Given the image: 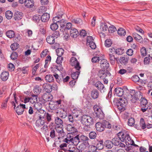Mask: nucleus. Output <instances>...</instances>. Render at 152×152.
Wrapping results in <instances>:
<instances>
[{
  "label": "nucleus",
  "instance_id": "obj_30",
  "mask_svg": "<svg viewBox=\"0 0 152 152\" xmlns=\"http://www.w3.org/2000/svg\"><path fill=\"white\" fill-rule=\"evenodd\" d=\"M32 97L30 98V102L32 104L37 102L38 101V96L37 95H35L33 94L31 95Z\"/></svg>",
  "mask_w": 152,
  "mask_h": 152
},
{
  "label": "nucleus",
  "instance_id": "obj_2",
  "mask_svg": "<svg viewBox=\"0 0 152 152\" xmlns=\"http://www.w3.org/2000/svg\"><path fill=\"white\" fill-rule=\"evenodd\" d=\"M118 137L122 142L125 141L127 145H129L132 144V140L129 134L123 132H119L118 134Z\"/></svg>",
  "mask_w": 152,
  "mask_h": 152
},
{
  "label": "nucleus",
  "instance_id": "obj_51",
  "mask_svg": "<svg viewBox=\"0 0 152 152\" xmlns=\"http://www.w3.org/2000/svg\"><path fill=\"white\" fill-rule=\"evenodd\" d=\"M135 123V120L134 118H129L128 121V125L130 126H132Z\"/></svg>",
  "mask_w": 152,
  "mask_h": 152
},
{
  "label": "nucleus",
  "instance_id": "obj_55",
  "mask_svg": "<svg viewBox=\"0 0 152 152\" xmlns=\"http://www.w3.org/2000/svg\"><path fill=\"white\" fill-rule=\"evenodd\" d=\"M124 49L121 48H118L115 50V53L116 54L118 55H121L123 54Z\"/></svg>",
  "mask_w": 152,
  "mask_h": 152
},
{
  "label": "nucleus",
  "instance_id": "obj_33",
  "mask_svg": "<svg viewBox=\"0 0 152 152\" xmlns=\"http://www.w3.org/2000/svg\"><path fill=\"white\" fill-rule=\"evenodd\" d=\"M45 80L47 82L50 83L53 82L54 80L53 76L52 75H48L45 77Z\"/></svg>",
  "mask_w": 152,
  "mask_h": 152
},
{
  "label": "nucleus",
  "instance_id": "obj_29",
  "mask_svg": "<svg viewBox=\"0 0 152 152\" xmlns=\"http://www.w3.org/2000/svg\"><path fill=\"white\" fill-rule=\"evenodd\" d=\"M133 36L134 39L137 42L140 43H142L143 42V39L142 37L137 34H133Z\"/></svg>",
  "mask_w": 152,
  "mask_h": 152
},
{
  "label": "nucleus",
  "instance_id": "obj_1",
  "mask_svg": "<svg viewBox=\"0 0 152 152\" xmlns=\"http://www.w3.org/2000/svg\"><path fill=\"white\" fill-rule=\"evenodd\" d=\"M126 98L127 99L125 98L120 99L117 103V108L121 111L124 110L128 100H130L131 102L134 103L138 99V98L136 96L135 94L132 95L129 94L127 95Z\"/></svg>",
  "mask_w": 152,
  "mask_h": 152
},
{
  "label": "nucleus",
  "instance_id": "obj_47",
  "mask_svg": "<svg viewBox=\"0 0 152 152\" xmlns=\"http://www.w3.org/2000/svg\"><path fill=\"white\" fill-rule=\"evenodd\" d=\"M47 8L44 6H42L40 7L38 10V12L40 14H42L43 12H45Z\"/></svg>",
  "mask_w": 152,
  "mask_h": 152
},
{
  "label": "nucleus",
  "instance_id": "obj_22",
  "mask_svg": "<svg viewBox=\"0 0 152 152\" xmlns=\"http://www.w3.org/2000/svg\"><path fill=\"white\" fill-rule=\"evenodd\" d=\"M23 13L21 12L17 11L14 15V18L15 20H19L21 19L23 17Z\"/></svg>",
  "mask_w": 152,
  "mask_h": 152
},
{
  "label": "nucleus",
  "instance_id": "obj_53",
  "mask_svg": "<svg viewBox=\"0 0 152 152\" xmlns=\"http://www.w3.org/2000/svg\"><path fill=\"white\" fill-rule=\"evenodd\" d=\"M18 56V55L17 53L15 52H14L11 54L10 57L12 60H14L17 59Z\"/></svg>",
  "mask_w": 152,
  "mask_h": 152
},
{
  "label": "nucleus",
  "instance_id": "obj_16",
  "mask_svg": "<svg viewBox=\"0 0 152 152\" xmlns=\"http://www.w3.org/2000/svg\"><path fill=\"white\" fill-rule=\"evenodd\" d=\"M110 74L108 71L105 72L103 70H100L98 74L99 76L102 79L105 77L107 76H110Z\"/></svg>",
  "mask_w": 152,
  "mask_h": 152
},
{
  "label": "nucleus",
  "instance_id": "obj_14",
  "mask_svg": "<svg viewBox=\"0 0 152 152\" xmlns=\"http://www.w3.org/2000/svg\"><path fill=\"white\" fill-rule=\"evenodd\" d=\"M56 113H59V116L63 118H65L67 115L66 112L63 108H61L58 110Z\"/></svg>",
  "mask_w": 152,
  "mask_h": 152
},
{
  "label": "nucleus",
  "instance_id": "obj_49",
  "mask_svg": "<svg viewBox=\"0 0 152 152\" xmlns=\"http://www.w3.org/2000/svg\"><path fill=\"white\" fill-rule=\"evenodd\" d=\"M97 136L96 133L94 131L91 132L89 134V137L91 139H94Z\"/></svg>",
  "mask_w": 152,
  "mask_h": 152
},
{
  "label": "nucleus",
  "instance_id": "obj_7",
  "mask_svg": "<svg viewBox=\"0 0 152 152\" xmlns=\"http://www.w3.org/2000/svg\"><path fill=\"white\" fill-rule=\"evenodd\" d=\"M85 147L84 144H81L76 148H74L72 150H69L68 152H84Z\"/></svg>",
  "mask_w": 152,
  "mask_h": 152
},
{
  "label": "nucleus",
  "instance_id": "obj_31",
  "mask_svg": "<svg viewBox=\"0 0 152 152\" xmlns=\"http://www.w3.org/2000/svg\"><path fill=\"white\" fill-rule=\"evenodd\" d=\"M41 91V89L38 86H36L34 87L33 89V92L35 95H37L40 93Z\"/></svg>",
  "mask_w": 152,
  "mask_h": 152
},
{
  "label": "nucleus",
  "instance_id": "obj_27",
  "mask_svg": "<svg viewBox=\"0 0 152 152\" xmlns=\"http://www.w3.org/2000/svg\"><path fill=\"white\" fill-rule=\"evenodd\" d=\"M67 129L68 131L71 132L73 134L77 131V129L75 128L72 124H69L67 125Z\"/></svg>",
  "mask_w": 152,
  "mask_h": 152
},
{
  "label": "nucleus",
  "instance_id": "obj_44",
  "mask_svg": "<svg viewBox=\"0 0 152 152\" xmlns=\"http://www.w3.org/2000/svg\"><path fill=\"white\" fill-rule=\"evenodd\" d=\"M113 54V53H109V58L110 61V63L113 64L115 63V61L116 58Z\"/></svg>",
  "mask_w": 152,
  "mask_h": 152
},
{
  "label": "nucleus",
  "instance_id": "obj_50",
  "mask_svg": "<svg viewBox=\"0 0 152 152\" xmlns=\"http://www.w3.org/2000/svg\"><path fill=\"white\" fill-rule=\"evenodd\" d=\"M112 44L111 40L110 39H107L105 42L104 45L106 47H110Z\"/></svg>",
  "mask_w": 152,
  "mask_h": 152
},
{
  "label": "nucleus",
  "instance_id": "obj_26",
  "mask_svg": "<svg viewBox=\"0 0 152 152\" xmlns=\"http://www.w3.org/2000/svg\"><path fill=\"white\" fill-rule=\"evenodd\" d=\"M41 19L42 21L45 22L48 21L50 18L49 14L47 13H45L42 15L41 17Z\"/></svg>",
  "mask_w": 152,
  "mask_h": 152
},
{
  "label": "nucleus",
  "instance_id": "obj_41",
  "mask_svg": "<svg viewBox=\"0 0 152 152\" xmlns=\"http://www.w3.org/2000/svg\"><path fill=\"white\" fill-rule=\"evenodd\" d=\"M119 140H120L118 137L113 138L112 140L113 144L115 146H119L120 142Z\"/></svg>",
  "mask_w": 152,
  "mask_h": 152
},
{
  "label": "nucleus",
  "instance_id": "obj_52",
  "mask_svg": "<svg viewBox=\"0 0 152 152\" xmlns=\"http://www.w3.org/2000/svg\"><path fill=\"white\" fill-rule=\"evenodd\" d=\"M128 59L124 57H121L120 59V61L122 64H125L127 63Z\"/></svg>",
  "mask_w": 152,
  "mask_h": 152
},
{
  "label": "nucleus",
  "instance_id": "obj_40",
  "mask_svg": "<svg viewBox=\"0 0 152 152\" xmlns=\"http://www.w3.org/2000/svg\"><path fill=\"white\" fill-rule=\"evenodd\" d=\"M50 136L52 138L56 137L55 129L54 127L51 128L50 130Z\"/></svg>",
  "mask_w": 152,
  "mask_h": 152
},
{
  "label": "nucleus",
  "instance_id": "obj_24",
  "mask_svg": "<svg viewBox=\"0 0 152 152\" xmlns=\"http://www.w3.org/2000/svg\"><path fill=\"white\" fill-rule=\"evenodd\" d=\"M9 75V74L8 72H4L1 73L0 75V77L3 81H5L8 79Z\"/></svg>",
  "mask_w": 152,
  "mask_h": 152
},
{
  "label": "nucleus",
  "instance_id": "obj_8",
  "mask_svg": "<svg viewBox=\"0 0 152 152\" xmlns=\"http://www.w3.org/2000/svg\"><path fill=\"white\" fill-rule=\"evenodd\" d=\"M54 128L58 133L60 138H63L65 134L64 132L62 126H56Z\"/></svg>",
  "mask_w": 152,
  "mask_h": 152
},
{
  "label": "nucleus",
  "instance_id": "obj_43",
  "mask_svg": "<svg viewBox=\"0 0 152 152\" xmlns=\"http://www.w3.org/2000/svg\"><path fill=\"white\" fill-rule=\"evenodd\" d=\"M53 102H51L49 104V107L52 110H55L56 109L58 110L59 109L58 108V106L57 104H56L55 103L53 104Z\"/></svg>",
  "mask_w": 152,
  "mask_h": 152
},
{
  "label": "nucleus",
  "instance_id": "obj_54",
  "mask_svg": "<svg viewBox=\"0 0 152 152\" xmlns=\"http://www.w3.org/2000/svg\"><path fill=\"white\" fill-rule=\"evenodd\" d=\"M18 45L17 43H14L11 45L10 48L12 50H15L18 48Z\"/></svg>",
  "mask_w": 152,
  "mask_h": 152
},
{
  "label": "nucleus",
  "instance_id": "obj_21",
  "mask_svg": "<svg viewBox=\"0 0 152 152\" xmlns=\"http://www.w3.org/2000/svg\"><path fill=\"white\" fill-rule=\"evenodd\" d=\"M91 97L94 99H97L99 96V93L98 91L95 89H93L91 93Z\"/></svg>",
  "mask_w": 152,
  "mask_h": 152
},
{
  "label": "nucleus",
  "instance_id": "obj_10",
  "mask_svg": "<svg viewBox=\"0 0 152 152\" xmlns=\"http://www.w3.org/2000/svg\"><path fill=\"white\" fill-rule=\"evenodd\" d=\"M42 98L45 102L50 101L53 99V96L47 92L43 94Z\"/></svg>",
  "mask_w": 152,
  "mask_h": 152
},
{
  "label": "nucleus",
  "instance_id": "obj_6",
  "mask_svg": "<svg viewBox=\"0 0 152 152\" xmlns=\"http://www.w3.org/2000/svg\"><path fill=\"white\" fill-rule=\"evenodd\" d=\"M70 64L72 66H75V68L76 70H79L81 69L79 63L77 59L74 57H72L70 60Z\"/></svg>",
  "mask_w": 152,
  "mask_h": 152
},
{
  "label": "nucleus",
  "instance_id": "obj_37",
  "mask_svg": "<svg viewBox=\"0 0 152 152\" xmlns=\"http://www.w3.org/2000/svg\"><path fill=\"white\" fill-rule=\"evenodd\" d=\"M80 73V69H79V70H77V71L76 72H73L72 74L71 75V77H72V78L74 80L77 79Z\"/></svg>",
  "mask_w": 152,
  "mask_h": 152
},
{
  "label": "nucleus",
  "instance_id": "obj_48",
  "mask_svg": "<svg viewBox=\"0 0 152 152\" xmlns=\"http://www.w3.org/2000/svg\"><path fill=\"white\" fill-rule=\"evenodd\" d=\"M12 13L10 11L8 10L6 12L5 16L6 18L8 19H10L12 17Z\"/></svg>",
  "mask_w": 152,
  "mask_h": 152
},
{
  "label": "nucleus",
  "instance_id": "obj_46",
  "mask_svg": "<svg viewBox=\"0 0 152 152\" xmlns=\"http://www.w3.org/2000/svg\"><path fill=\"white\" fill-rule=\"evenodd\" d=\"M60 24H58L55 23H52L50 26V28L52 30H56L58 28V26Z\"/></svg>",
  "mask_w": 152,
  "mask_h": 152
},
{
  "label": "nucleus",
  "instance_id": "obj_36",
  "mask_svg": "<svg viewBox=\"0 0 152 152\" xmlns=\"http://www.w3.org/2000/svg\"><path fill=\"white\" fill-rule=\"evenodd\" d=\"M16 109V112L18 115L22 114L24 111V109L20 106H18Z\"/></svg>",
  "mask_w": 152,
  "mask_h": 152
},
{
  "label": "nucleus",
  "instance_id": "obj_38",
  "mask_svg": "<svg viewBox=\"0 0 152 152\" xmlns=\"http://www.w3.org/2000/svg\"><path fill=\"white\" fill-rule=\"evenodd\" d=\"M118 33L121 36H124L126 34V31L123 28H120L118 30Z\"/></svg>",
  "mask_w": 152,
  "mask_h": 152
},
{
  "label": "nucleus",
  "instance_id": "obj_12",
  "mask_svg": "<svg viewBox=\"0 0 152 152\" xmlns=\"http://www.w3.org/2000/svg\"><path fill=\"white\" fill-rule=\"evenodd\" d=\"M95 86L101 93H104L106 90L104 85L100 81L97 82L95 84Z\"/></svg>",
  "mask_w": 152,
  "mask_h": 152
},
{
  "label": "nucleus",
  "instance_id": "obj_13",
  "mask_svg": "<svg viewBox=\"0 0 152 152\" xmlns=\"http://www.w3.org/2000/svg\"><path fill=\"white\" fill-rule=\"evenodd\" d=\"M100 65L102 69H107L109 66V63L105 59H103L100 61Z\"/></svg>",
  "mask_w": 152,
  "mask_h": 152
},
{
  "label": "nucleus",
  "instance_id": "obj_62",
  "mask_svg": "<svg viewBox=\"0 0 152 152\" xmlns=\"http://www.w3.org/2000/svg\"><path fill=\"white\" fill-rule=\"evenodd\" d=\"M99 61V57L97 56H94L91 59V61L93 63L98 62Z\"/></svg>",
  "mask_w": 152,
  "mask_h": 152
},
{
  "label": "nucleus",
  "instance_id": "obj_17",
  "mask_svg": "<svg viewBox=\"0 0 152 152\" xmlns=\"http://www.w3.org/2000/svg\"><path fill=\"white\" fill-rule=\"evenodd\" d=\"M73 136V134H72V133H69L67 135L66 137L65 138L63 141L69 144L71 142Z\"/></svg>",
  "mask_w": 152,
  "mask_h": 152
},
{
  "label": "nucleus",
  "instance_id": "obj_57",
  "mask_svg": "<svg viewBox=\"0 0 152 152\" xmlns=\"http://www.w3.org/2000/svg\"><path fill=\"white\" fill-rule=\"evenodd\" d=\"M40 18L41 17L39 15H35L33 17L32 19L34 21L38 23L40 20Z\"/></svg>",
  "mask_w": 152,
  "mask_h": 152
},
{
  "label": "nucleus",
  "instance_id": "obj_56",
  "mask_svg": "<svg viewBox=\"0 0 152 152\" xmlns=\"http://www.w3.org/2000/svg\"><path fill=\"white\" fill-rule=\"evenodd\" d=\"M140 124L143 129H144L146 128V126L144 122V119L143 118L140 119Z\"/></svg>",
  "mask_w": 152,
  "mask_h": 152
},
{
  "label": "nucleus",
  "instance_id": "obj_32",
  "mask_svg": "<svg viewBox=\"0 0 152 152\" xmlns=\"http://www.w3.org/2000/svg\"><path fill=\"white\" fill-rule=\"evenodd\" d=\"M104 145L108 148H111L113 146V143L112 141L107 140L105 141L104 142Z\"/></svg>",
  "mask_w": 152,
  "mask_h": 152
},
{
  "label": "nucleus",
  "instance_id": "obj_19",
  "mask_svg": "<svg viewBox=\"0 0 152 152\" xmlns=\"http://www.w3.org/2000/svg\"><path fill=\"white\" fill-rule=\"evenodd\" d=\"M70 34L72 37L75 38L78 35V32L76 28H72L70 31Z\"/></svg>",
  "mask_w": 152,
  "mask_h": 152
},
{
  "label": "nucleus",
  "instance_id": "obj_5",
  "mask_svg": "<svg viewBox=\"0 0 152 152\" xmlns=\"http://www.w3.org/2000/svg\"><path fill=\"white\" fill-rule=\"evenodd\" d=\"M38 118L36 122V125L37 126L40 127L46 123V121L44 115L39 114Z\"/></svg>",
  "mask_w": 152,
  "mask_h": 152
},
{
  "label": "nucleus",
  "instance_id": "obj_4",
  "mask_svg": "<svg viewBox=\"0 0 152 152\" xmlns=\"http://www.w3.org/2000/svg\"><path fill=\"white\" fill-rule=\"evenodd\" d=\"M96 116L100 119H102L104 117V114L101 109L97 106H94L93 107Z\"/></svg>",
  "mask_w": 152,
  "mask_h": 152
},
{
  "label": "nucleus",
  "instance_id": "obj_23",
  "mask_svg": "<svg viewBox=\"0 0 152 152\" xmlns=\"http://www.w3.org/2000/svg\"><path fill=\"white\" fill-rule=\"evenodd\" d=\"M46 40L47 42L50 45L53 44L55 42V39L52 35L48 36Z\"/></svg>",
  "mask_w": 152,
  "mask_h": 152
},
{
  "label": "nucleus",
  "instance_id": "obj_61",
  "mask_svg": "<svg viewBox=\"0 0 152 152\" xmlns=\"http://www.w3.org/2000/svg\"><path fill=\"white\" fill-rule=\"evenodd\" d=\"M94 39L91 36L88 37L87 39V45H89L92 42L94 41Z\"/></svg>",
  "mask_w": 152,
  "mask_h": 152
},
{
  "label": "nucleus",
  "instance_id": "obj_25",
  "mask_svg": "<svg viewBox=\"0 0 152 152\" xmlns=\"http://www.w3.org/2000/svg\"><path fill=\"white\" fill-rule=\"evenodd\" d=\"M115 91L116 95L118 96H121L123 94V90L121 88H115Z\"/></svg>",
  "mask_w": 152,
  "mask_h": 152
},
{
  "label": "nucleus",
  "instance_id": "obj_63",
  "mask_svg": "<svg viewBox=\"0 0 152 152\" xmlns=\"http://www.w3.org/2000/svg\"><path fill=\"white\" fill-rule=\"evenodd\" d=\"M15 69V66L13 64L10 63L8 64V69L9 71H13Z\"/></svg>",
  "mask_w": 152,
  "mask_h": 152
},
{
  "label": "nucleus",
  "instance_id": "obj_45",
  "mask_svg": "<svg viewBox=\"0 0 152 152\" xmlns=\"http://www.w3.org/2000/svg\"><path fill=\"white\" fill-rule=\"evenodd\" d=\"M56 51L58 56H61L64 53V50L62 48H58Z\"/></svg>",
  "mask_w": 152,
  "mask_h": 152
},
{
  "label": "nucleus",
  "instance_id": "obj_42",
  "mask_svg": "<svg viewBox=\"0 0 152 152\" xmlns=\"http://www.w3.org/2000/svg\"><path fill=\"white\" fill-rule=\"evenodd\" d=\"M7 36L9 38H11L14 37L15 34L14 32L12 30H9L6 33Z\"/></svg>",
  "mask_w": 152,
  "mask_h": 152
},
{
  "label": "nucleus",
  "instance_id": "obj_39",
  "mask_svg": "<svg viewBox=\"0 0 152 152\" xmlns=\"http://www.w3.org/2000/svg\"><path fill=\"white\" fill-rule=\"evenodd\" d=\"M42 107V104L39 102H36L34 104V109L39 111L41 110Z\"/></svg>",
  "mask_w": 152,
  "mask_h": 152
},
{
  "label": "nucleus",
  "instance_id": "obj_60",
  "mask_svg": "<svg viewBox=\"0 0 152 152\" xmlns=\"http://www.w3.org/2000/svg\"><path fill=\"white\" fill-rule=\"evenodd\" d=\"M79 139L83 141H87L89 140L87 137L83 135H81L80 136H79Z\"/></svg>",
  "mask_w": 152,
  "mask_h": 152
},
{
  "label": "nucleus",
  "instance_id": "obj_11",
  "mask_svg": "<svg viewBox=\"0 0 152 152\" xmlns=\"http://www.w3.org/2000/svg\"><path fill=\"white\" fill-rule=\"evenodd\" d=\"M103 141L102 140H101L99 141H97V142H96V146L94 145H92L91 147V148H95V150L96 149L99 150H101L103 149L104 148V145L103 144Z\"/></svg>",
  "mask_w": 152,
  "mask_h": 152
},
{
  "label": "nucleus",
  "instance_id": "obj_34",
  "mask_svg": "<svg viewBox=\"0 0 152 152\" xmlns=\"http://www.w3.org/2000/svg\"><path fill=\"white\" fill-rule=\"evenodd\" d=\"M55 123L57 125L63 126V121L60 118L57 117L55 118Z\"/></svg>",
  "mask_w": 152,
  "mask_h": 152
},
{
  "label": "nucleus",
  "instance_id": "obj_58",
  "mask_svg": "<svg viewBox=\"0 0 152 152\" xmlns=\"http://www.w3.org/2000/svg\"><path fill=\"white\" fill-rule=\"evenodd\" d=\"M147 103V100L143 98L142 99L140 102V104L142 107H144Z\"/></svg>",
  "mask_w": 152,
  "mask_h": 152
},
{
  "label": "nucleus",
  "instance_id": "obj_3",
  "mask_svg": "<svg viewBox=\"0 0 152 152\" xmlns=\"http://www.w3.org/2000/svg\"><path fill=\"white\" fill-rule=\"evenodd\" d=\"M81 122L82 124L85 125H92L94 124V121L93 118L86 115H84L82 116Z\"/></svg>",
  "mask_w": 152,
  "mask_h": 152
},
{
  "label": "nucleus",
  "instance_id": "obj_18",
  "mask_svg": "<svg viewBox=\"0 0 152 152\" xmlns=\"http://www.w3.org/2000/svg\"><path fill=\"white\" fill-rule=\"evenodd\" d=\"M34 1L33 0H26L25 2V6L28 8H32L34 6Z\"/></svg>",
  "mask_w": 152,
  "mask_h": 152
},
{
  "label": "nucleus",
  "instance_id": "obj_59",
  "mask_svg": "<svg viewBox=\"0 0 152 152\" xmlns=\"http://www.w3.org/2000/svg\"><path fill=\"white\" fill-rule=\"evenodd\" d=\"M116 30V28L114 26H110L108 28V31L110 33H113Z\"/></svg>",
  "mask_w": 152,
  "mask_h": 152
},
{
  "label": "nucleus",
  "instance_id": "obj_64",
  "mask_svg": "<svg viewBox=\"0 0 152 152\" xmlns=\"http://www.w3.org/2000/svg\"><path fill=\"white\" fill-rule=\"evenodd\" d=\"M72 22L76 24H80L82 22V20L80 18H77L73 19Z\"/></svg>",
  "mask_w": 152,
  "mask_h": 152
},
{
  "label": "nucleus",
  "instance_id": "obj_9",
  "mask_svg": "<svg viewBox=\"0 0 152 152\" xmlns=\"http://www.w3.org/2000/svg\"><path fill=\"white\" fill-rule=\"evenodd\" d=\"M61 18V15H59V16H56L54 17L53 19V23L60 24V25L61 27L63 26L64 24H62L61 23L63 22V23H65V21L64 20H60V18Z\"/></svg>",
  "mask_w": 152,
  "mask_h": 152
},
{
  "label": "nucleus",
  "instance_id": "obj_35",
  "mask_svg": "<svg viewBox=\"0 0 152 152\" xmlns=\"http://www.w3.org/2000/svg\"><path fill=\"white\" fill-rule=\"evenodd\" d=\"M100 30L101 31H107L108 29V27L106 24L105 23H102L100 26Z\"/></svg>",
  "mask_w": 152,
  "mask_h": 152
},
{
  "label": "nucleus",
  "instance_id": "obj_15",
  "mask_svg": "<svg viewBox=\"0 0 152 152\" xmlns=\"http://www.w3.org/2000/svg\"><path fill=\"white\" fill-rule=\"evenodd\" d=\"M95 128L96 130L99 132H102L104 129V124L99 122L97 123L95 125Z\"/></svg>",
  "mask_w": 152,
  "mask_h": 152
},
{
  "label": "nucleus",
  "instance_id": "obj_28",
  "mask_svg": "<svg viewBox=\"0 0 152 152\" xmlns=\"http://www.w3.org/2000/svg\"><path fill=\"white\" fill-rule=\"evenodd\" d=\"M80 142V139L79 137V135H77L75 137H73V139H72L71 142L73 143L74 145H77Z\"/></svg>",
  "mask_w": 152,
  "mask_h": 152
},
{
  "label": "nucleus",
  "instance_id": "obj_20",
  "mask_svg": "<svg viewBox=\"0 0 152 152\" xmlns=\"http://www.w3.org/2000/svg\"><path fill=\"white\" fill-rule=\"evenodd\" d=\"M43 112L44 113V115H43L44 116L46 121V124H48L49 122H50L52 120V115L48 113H46L44 112V111H43Z\"/></svg>",
  "mask_w": 152,
  "mask_h": 152
}]
</instances>
